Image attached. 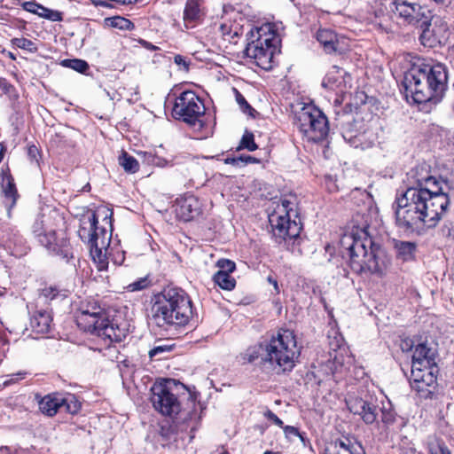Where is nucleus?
<instances>
[{"label":"nucleus","mask_w":454,"mask_h":454,"mask_svg":"<svg viewBox=\"0 0 454 454\" xmlns=\"http://www.w3.org/2000/svg\"><path fill=\"white\" fill-rule=\"evenodd\" d=\"M419 170L414 168L407 173L408 187L399 197V229L408 234L420 235L434 227L450 204L440 181Z\"/></svg>","instance_id":"obj_1"},{"label":"nucleus","mask_w":454,"mask_h":454,"mask_svg":"<svg viewBox=\"0 0 454 454\" xmlns=\"http://www.w3.org/2000/svg\"><path fill=\"white\" fill-rule=\"evenodd\" d=\"M372 214L368 207L356 212L340 240V253L350 269L356 274L370 273L382 276L388 270L391 260L385 249L377 246L369 229Z\"/></svg>","instance_id":"obj_2"},{"label":"nucleus","mask_w":454,"mask_h":454,"mask_svg":"<svg viewBox=\"0 0 454 454\" xmlns=\"http://www.w3.org/2000/svg\"><path fill=\"white\" fill-rule=\"evenodd\" d=\"M403 68L402 93L406 102L416 106L419 111L429 113L447 90L448 67L442 63L425 64L417 59Z\"/></svg>","instance_id":"obj_3"},{"label":"nucleus","mask_w":454,"mask_h":454,"mask_svg":"<svg viewBox=\"0 0 454 454\" xmlns=\"http://www.w3.org/2000/svg\"><path fill=\"white\" fill-rule=\"evenodd\" d=\"M192 317V303L187 293L178 287H167L155 296L152 321L163 330L186 325Z\"/></svg>","instance_id":"obj_4"},{"label":"nucleus","mask_w":454,"mask_h":454,"mask_svg":"<svg viewBox=\"0 0 454 454\" xmlns=\"http://www.w3.org/2000/svg\"><path fill=\"white\" fill-rule=\"evenodd\" d=\"M98 214H100V210L91 213L81 220L78 235L88 245L90 255L94 262L98 264V270H104L108 266L109 246L113 231V212L109 209L103 210L104 217L101 224L98 223Z\"/></svg>","instance_id":"obj_5"},{"label":"nucleus","mask_w":454,"mask_h":454,"mask_svg":"<svg viewBox=\"0 0 454 454\" xmlns=\"http://www.w3.org/2000/svg\"><path fill=\"white\" fill-rule=\"evenodd\" d=\"M262 363L277 374L290 372L300 355L295 337L292 331L281 329L277 335L260 344Z\"/></svg>","instance_id":"obj_6"},{"label":"nucleus","mask_w":454,"mask_h":454,"mask_svg":"<svg viewBox=\"0 0 454 454\" xmlns=\"http://www.w3.org/2000/svg\"><path fill=\"white\" fill-rule=\"evenodd\" d=\"M401 26L410 27L412 33L421 28L419 40L425 47L434 48L442 43L430 28L431 22L426 15V10L417 2L399 0V27Z\"/></svg>","instance_id":"obj_7"},{"label":"nucleus","mask_w":454,"mask_h":454,"mask_svg":"<svg viewBox=\"0 0 454 454\" xmlns=\"http://www.w3.org/2000/svg\"><path fill=\"white\" fill-rule=\"evenodd\" d=\"M298 215L296 210V199L293 195L281 198L274 211L269 215L271 231L279 242L286 239H294L300 235L301 227L295 219Z\"/></svg>","instance_id":"obj_8"},{"label":"nucleus","mask_w":454,"mask_h":454,"mask_svg":"<svg viewBox=\"0 0 454 454\" xmlns=\"http://www.w3.org/2000/svg\"><path fill=\"white\" fill-rule=\"evenodd\" d=\"M295 125L308 141L320 142L329 132L325 114L314 105H304L295 114Z\"/></svg>","instance_id":"obj_9"},{"label":"nucleus","mask_w":454,"mask_h":454,"mask_svg":"<svg viewBox=\"0 0 454 454\" xmlns=\"http://www.w3.org/2000/svg\"><path fill=\"white\" fill-rule=\"evenodd\" d=\"M45 216L37 219L33 224V233L37 238L39 243L43 245L50 253L60 256L67 262L73 258L72 247L65 233L57 234L56 231L49 226Z\"/></svg>","instance_id":"obj_10"},{"label":"nucleus","mask_w":454,"mask_h":454,"mask_svg":"<svg viewBox=\"0 0 454 454\" xmlns=\"http://www.w3.org/2000/svg\"><path fill=\"white\" fill-rule=\"evenodd\" d=\"M263 27L252 29L248 34V43L245 48L247 57L253 59L255 64L264 70L272 67V59L276 50L271 35H262Z\"/></svg>","instance_id":"obj_11"},{"label":"nucleus","mask_w":454,"mask_h":454,"mask_svg":"<svg viewBox=\"0 0 454 454\" xmlns=\"http://www.w3.org/2000/svg\"><path fill=\"white\" fill-rule=\"evenodd\" d=\"M206 111L201 98L192 90L183 91L175 100L172 109L173 116L189 125L195 126L202 121L200 118Z\"/></svg>","instance_id":"obj_12"},{"label":"nucleus","mask_w":454,"mask_h":454,"mask_svg":"<svg viewBox=\"0 0 454 454\" xmlns=\"http://www.w3.org/2000/svg\"><path fill=\"white\" fill-rule=\"evenodd\" d=\"M174 385L175 380H164L154 383L151 389V401L154 409L169 417L177 415L181 410L180 403L172 390Z\"/></svg>","instance_id":"obj_13"},{"label":"nucleus","mask_w":454,"mask_h":454,"mask_svg":"<svg viewBox=\"0 0 454 454\" xmlns=\"http://www.w3.org/2000/svg\"><path fill=\"white\" fill-rule=\"evenodd\" d=\"M81 404L74 395L51 394L39 402L40 411L47 416H54L59 411L75 414L80 411Z\"/></svg>","instance_id":"obj_14"},{"label":"nucleus","mask_w":454,"mask_h":454,"mask_svg":"<svg viewBox=\"0 0 454 454\" xmlns=\"http://www.w3.org/2000/svg\"><path fill=\"white\" fill-rule=\"evenodd\" d=\"M336 114L338 115L336 125L340 129L342 137L351 146L358 147L361 145V137L364 133L362 121H357L348 113H343L342 114L336 113Z\"/></svg>","instance_id":"obj_15"},{"label":"nucleus","mask_w":454,"mask_h":454,"mask_svg":"<svg viewBox=\"0 0 454 454\" xmlns=\"http://www.w3.org/2000/svg\"><path fill=\"white\" fill-rule=\"evenodd\" d=\"M438 367H433L431 371L417 372L411 371V387L419 397L431 398L435 389Z\"/></svg>","instance_id":"obj_16"},{"label":"nucleus","mask_w":454,"mask_h":454,"mask_svg":"<svg viewBox=\"0 0 454 454\" xmlns=\"http://www.w3.org/2000/svg\"><path fill=\"white\" fill-rule=\"evenodd\" d=\"M106 317L104 309L95 301L82 302L76 316L80 329L89 332L96 329V325Z\"/></svg>","instance_id":"obj_17"},{"label":"nucleus","mask_w":454,"mask_h":454,"mask_svg":"<svg viewBox=\"0 0 454 454\" xmlns=\"http://www.w3.org/2000/svg\"><path fill=\"white\" fill-rule=\"evenodd\" d=\"M103 340L106 346H110L113 342H121L127 335L128 329L126 325H120L114 321L110 322L106 317L96 325V329L89 331Z\"/></svg>","instance_id":"obj_18"},{"label":"nucleus","mask_w":454,"mask_h":454,"mask_svg":"<svg viewBox=\"0 0 454 454\" xmlns=\"http://www.w3.org/2000/svg\"><path fill=\"white\" fill-rule=\"evenodd\" d=\"M348 410L359 415L366 424H372L378 417L376 400L372 396L364 399L358 396H350L347 400Z\"/></svg>","instance_id":"obj_19"},{"label":"nucleus","mask_w":454,"mask_h":454,"mask_svg":"<svg viewBox=\"0 0 454 454\" xmlns=\"http://www.w3.org/2000/svg\"><path fill=\"white\" fill-rule=\"evenodd\" d=\"M351 77L342 68L333 66L325 74L322 86L325 89L343 94L351 87Z\"/></svg>","instance_id":"obj_20"},{"label":"nucleus","mask_w":454,"mask_h":454,"mask_svg":"<svg viewBox=\"0 0 454 454\" xmlns=\"http://www.w3.org/2000/svg\"><path fill=\"white\" fill-rule=\"evenodd\" d=\"M174 207L176 216L185 222L199 216L202 212L200 200L192 194L176 199Z\"/></svg>","instance_id":"obj_21"},{"label":"nucleus","mask_w":454,"mask_h":454,"mask_svg":"<svg viewBox=\"0 0 454 454\" xmlns=\"http://www.w3.org/2000/svg\"><path fill=\"white\" fill-rule=\"evenodd\" d=\"M411 357V371L425 372L438 367L435 363V351L425 343L415 347Z\"/></svg>","instance_id":"obj_22"},{"label":"nucleus","mask_w":454,"mask_h":454,"mask_svg":"<svg viewBox=\"0 0 454 454\" xmlns=\"http://www.w3.org/2000/svg\"><path fill=\"white\" fill-rule=\"evenodd\" d=\"M317 40L323 46L326 53H342L346 47L344 45V39L340 38L331 29H319L317 33Z\"/></svg>","instance_id":"obj_23"},{"label":"nucleus","mask_w":454,"mask_h":454,"mask_svg":"<svg viewBox=\"0 0 454 454\" xmlns=\"http://www.w3.org/2000/svg\"><path fill=\"white\" fill-rule=\"evenodd\" d=\"M1 186L2 193L4 195V203L7 209V215L11 217V209L16 205L19 194L14 180L10 174H4Z\"/></svg>","instance_id":"obj_24"},{"label":"nucleus","mask_w":454,"mask_h":454,"mask_svg":"<svg viewBox=\"0 0 454 454\" xmlns=\"http://www.w3.org/2000/svg\"><path fill=\"white\" fill-rule=\"evenodd\" d=\"M203 13L200 0H187L184 11V23L186 28H192L202 20Z\"/></svg>","instance_id":"obj_25"},{"label":"nucleus","mask_w":454,"mask_h":454,"mask_svg":"<svg viewBox=\"0 0 454 454\" xmlns=\"http://www.w3.org/2000/svg\"><path fill=\"white\" fill-rule=\"evenodd\" d=\"M51 322V314L47 311H37L30 319V326L36 333H47Z\"/></svg>","instance_id":"obj_26"},{"label":"nucleus","mask_w":454,"mask_h":454,"mask_svg":"<svg viewBox=\"0 0 454 454\" xmlns=\"http://www.w3.org/2000/svg\"><path fill=\"white\" fill-rule=\"evenodd\" d=\"M354 445L349 439H337L325 449V454H354Z\"/></svg>","instance_id":"obj_27"},{"label":"nucleus","mask_w":454,"mask_h":454,"mask_svg":"<svg viewBox=\"0 0 454 454\" xmlns=\"http://www.w3.org/2000/svg\"><path fill=\"white\" fill-rule=\"evenodd\" d=\"M433 33H434L438 38L442 42L446 41L449 36V27L447 22L441 17H433L429 20Z\"/></svg>","instance_id":"obj_28"},{"label":"nucleus","mask_w":454,"mask_h":454,"mask_svg":"<svg viewBox=\"0 0 454 454\" xmlns=\"http://www.w3.org/2000/svg\"><path fill=\"white\" fill-rule=\"evenodd\" d=\"M118 163L128 173L134 174L139 170V163L137 159L125 151H122L118 157Z\"/></svg>","instance_id":"obj_29"},{"label":"nucleus","mask_w":454,"mask_h":454,"mask_svg":"<svg viewBox=\"0 0 454 454\" xmlns=\"http://www.w3.org/2000/svg\"><path fill=\"white\" fill-rule=\"evenodd\" d=\"M213 281L219 287L227 291L232 290L236 285L235 279L225 271H217L215 273L213 276Z\"/></svg>","instance_id":"obj_30"},{"label":"nucleus","mask_w":454,"mask_h":454,"mask_svg":"<svg viewBox=\"0 0 454 454\" xmlns=\"http://www.w3.org/2000/svg\"><path fill=\"white\" fill-rule=\"evenodd\" d=\"M416 251V244L411 241L399 242V258L403 261H411L414 259Z\"/></svg>","instance_id":"obj_31"},{"label":"nucleus","mask_w":454,"mask_h":454,"mask_svg":"<svg viewBox=\"0 0 454 454\" xmlns=\"http://www.w3.org/2000/svg\"><path fill=\"white\" fill-rule=\"evenodd\" d=\"M258 148L257 145L254 142V136L252 132L246 130L241 140L237 150L247 149L249 152H254Z\"/></svg>","instance_id":"obj_32"},{"label":"nucleus","mask_w":454,"mask_h":454,"mask_svg":"<svg viewBox=\"0 0 454 454\" xmlns=\"http://www.w3.org/2000/svg\"><path fill=\"white\" fill-rule=\"evenodd\" d=\"M39 17L46 19L51 21H61L63 20L62 12L55 10L49 9L41 4L39 8Z\"/></svg>","instance_id":"obj_33"},{"label":"nucleus","mask_w":454,"mask_h":454,"mask_svg":"<svg viewBox=\"0 0 454 454\" xmlns=\"http://www.w3.org/2000/svg\"><path fill=\"white\" fill-rule=\"evenodd\" d=\"M63 65L79 73H84L89 69L88 63L82 59H65L63 60Z\"/></svg>","instance_id":"obj_34"},{"label":"nucleus","mask_w":454,"mask_h":454,"mask_svg":"<svg viewBox=\"0 0 454 454\" xmlns=\"http://www.w3.org/2000/svg\"><path fill=\"white\" fill-rule=\"evenodd\" d=\"M12 43L20 49L26 50L30 52H35L37 50L35 43L31 40L24 37L13 38L12 40Z\"/></svg>","instance_id":"obj_35"},{"label":"nucleus","mask_w":454,"mask_h":454,"mask_svg":"<svg viewBox=\"0 0 454 454\" xmlns=\"http://www.w3.org/2000/svg\"><path fill=\"white\" fill-rule=\"evenodd\" d=\"M236 101L243 113L254 116L255 110L247 103L244 96L236 89H234Z\"/></svg>","instance_id":"obj_36"},{"label":"nucleus","mask_w":454,"mask_h":454,"mask_svg":"<svg viewBox=\"0 0 454 454\" xmlns=\"http://www.w3.org/2000/svg\"><path fill=\"white\" fill-rule=\"evenodd\" d=\"M112 25L122 30H130L134 27V24L129 20L120 16L113 19Z\"/></svg>","instance_id":"obj_37"},{"label":"nucleus","mask_w":454,"mask_h":454,"mask_svg":"<svg viewBox=\"0 0 454 454\" xmlns=\"http://www.w3.org/2000/svg\"><path fill=\"white\" fill-rule=\"evenodd\" d=\"M149 284L150 281L147 278H141L138 280L130 283L127 286V289L130 292L140 291L147 287Z\"/></svg>","instance_id":"obj_38"},{"label":"nucleus","mask_w":454,"mask_h":454,"mask_svg":"<svg viewBox=\"0 0 454 454\" xmlns=\"http://www.w3.org/2000/svg\"><path fill=\"white\" fill-rule=\"evenodd\" d=\"M216 265L220 269L218 271H225L227 274L233 272L236 269L235 262L227 259L219 260Z\"/></svg>","instance_id":"obj_39"},{"label":"nucleus","mask_w":454,"mask_h":454,"mask_svg":"<svg viewBox=\"0 0 454 454\" xmlns=\"http://www.w3.org/2000/svg\"><path fill=\"white\" fill-rule=\"evenodd\" d=\"M219 29H220L223 36L224 37V39L229 40L230 42H232V39H234V37H237L239 35L238 32L236 30L231 35V28L227 24H222L220 26Z\"/></svg>","instance_id":"obj_40"},{"label":"nucleus","mask_w":454,"mask_h":454,"mask_svg":"<svg viewBox=\"0 0 454 454\" xmlns=\"http://www.w3.org/2000/svg\"><path fill=\"white\" fill-rule=\"evenodd\" d=\"M171 350V346L167 345H158L154 346L150 351H149V356L151 358L156 357L158 356H160L166 352H168Z\"/></svg>","instance_id":"obj_41"},{"label":"nucleus","mask_w":454,"mask_h":454,"mask_svg":"<svg viewBox=\"0 0 454 454\" xmlns=\"http://www.w3.org/2000/svg\"><path fill=\"white\" fill-rule=\"evenodd\" d=\"M284 434L286 438L293 441L294 437L300 436V432L297 427L293 426H283Z\"/></svg>","instance_id":"obj_42"},{"label":"nucleus","mask_w":454,"mask_h":454,"mask_svg":"<svg viewBox=\"0 0 454 454\" xmlns=\"http://www.w3.org/2000/svg\"><path fill=\"white\" fill-rule=\"evenodd\" d=\"M41 7V4L35 2V1H28V2H24L22 4V8L23 10L28 12H31V13H34V14H38L39 13V8Z\"/></svg>","instance_id":"obj_43"},{"label":"nucleus","mask_w":454,"mask_h":454,"mask_svg":"<svg viewBox=\"0 0 454 454\" xmlns=\"http://www.w3.org/2000/svg\"><path fill=\"white\" fill-rule=\"evenodd\" d=\"M247 360L249 363L254 362L259 357L262 359V350L260 349V345L256 348H249L247 352Z\"/></svg>","instance_id":"obj_44"},{"label":"nucleus","mask_w":454,"mask_h":454,"mask_svg":"<svg viewBox=\"0 0 454 454\" xmlns=\"http://www.w3.org/2000/svg\"><path fill=\"white\" fill-rule=\"evenodd\" d=\"M264 417L280 427L284 426L283 421L269 409L264 412Z\"/></svg>","instance_id":"obj_45"},{"label":"nucleus","mask_w":454,"mask_h":454,"mask_svg":"<svg viewBox=\"0 0 454 454\" xmlns=\"http://www.w3.org/2000/svg\"><path fill=\"white\" fill-rule=\"evenodd\" d=\"M431 454H451L450 450L444 444H437L430 447Z\"/></svg>","instance_id":"obj_46"},{"label":"nucleus","mask_w":454,"mask_h":454,"mask_svg":"<svg viewBox=\"0 0 454 454\" xmlns=\"http://www.w3.org/2000/svg\"><path fill=\"white\" fill-rule=\"evenodd\" d=\"M395 420V414L387 411L386 408L382 409V422L386 425H392Z\"/></svg>","instance_id":"obj_47"},{"label":"nucleus","mask_w":454,"mask_h":454,"mask_svg":"<svg viewBox=\"0 0 454 454\" xmlns=\"http://www.w3.org/2000/svg\"><path fill=\"white\" fill-rule=\"evenodd\" d=\"M174 62L178 67H183L184 70L188 71L189 61H187V59L184 57H183L182 55H176L174 57Z\"/></svg>","instance_id":"obj_48"},{"label":"nucleus","mask_w":454,"mask_h":454,"mask_svg":"<svg viewBox=\"0 0 454 454\" xmlns=\"http://www.w3.org/2000/svg\"><path fill=\"white\" fill-rule=\"evenodd\" d=\"M239 158L242 159V160H240V166H245V165H247L250 163H258L259 162L258 159H256L253 156H250V155H242V156H239Z\"/></svg>","instance_id":"obj_49"},{"label":"nucleus","mask_w":454,"mask_h":454,"mask_svg":"<svg viewBox=\"0 0 454 454\" xmlns=\"http://www.w3.org/2000/svg\"><path fill=\"white\" fill-rule=\"evenodd\" d=\"M400 347L403 352H407L412 348V341L409 339L403 340Z\"/></svg>","instance_id":"obj_50"},{"label":"nucleus","mask_w":454,"mask_h":454,"mask_svg":"<svg viewBox=\"0 0 454 454\" xmlns=\"http://www.w3.org/2000/svg\"><path fill=\"white\" fill-rule=\"evenodd\" d=\"M58 294V290L55 287H49L44 289V295L50 299H54Z\"/></svg>","instance_id":"obj_51"},{"label":"nucleus","mask_w":454,"mask_h":454,"mask_svg":"<svg viewBox=\"0 0 454 454\" xmlns=\"http://www.w3.org/2000/svg\"><path fill=\"white\" fill-rule=\"evenodd\" d=\"M240 160H242V159L239 157H227L224 161L226 164L240 166Z\"/></svg>","instance_id":"obj_52"},{"label":"nucleus","mask_w":454,"mask_h":454,"mask_svg":"<svg viewBox=\"0 0 454 454\" xmlns=\"http://www.w3.org/2000/svg\"><path fill=\"white\" fill-rule=\"evenodd\" d=\"M267 280L270 284H271L276 291V293H279V288L278 285V281L272 278V276H268Z\"/></svg>","instance_id":"obj_53"},{"label":"nucleus","mask_w":454,"mask_h":454,"mask_svg":"<svg viewBox=\"0 0 454 454\" xmlns=\"http://www.w3.org/2000/svg\"><path fill=\"white\" fill-rule=\"evenodd\" d=\"M5 153V147L0 144V162L2 161Z\"/></svg>","instance_id":"obj_54"},{"label":"nucleus","mask_w":454,"mask_h":454,"mask_svg":"<svg viewBox=\"0 0 454 454\" xmlns=\"http://www.w3.org/2000/svg\"><path fill=\"white\" fill-rule=\"evenodd\" d=\"M297 437L301 440V442L303 443V445H305L306 438L303 435V434L300 433V436H297Z\"/></svg>","instance_id":"obj_55"},{"label":"nucleus","mask_w":454,"mask_h":454,"mask_svg":"<svg viewBox=\"0 0 454 454\" xmlns=\"http://www.w3.org/2000/svg\"><path fill=\"white\" fill-rule=\"evenodd\" d=\"M35 152H36V147L35 146H32L29 148V153H34Z\"/></svg>","instance_id":"obj_56"},{"label":"nucleus","mask_w":454,"mask_h":454,"mask_svg":"<svg viewBox=\"0 0 454 454\" xmlns=\"http://www.w3.org/2000/svg\"><path fill=\"white\" fill-rule=\"evenodd\" d=\"M8 56H9L11 59H15V57H14L13 53H12V52H8Z\"/></svg>","instance_id":"obj_57"},{"label":"nucleus","mask_w":454,"mask_h":454,"mask_svg":"<svg viewBox=\"0 0 454 454\" xmlns=\"http://www.w3.org/2000/svg\"><path fill=\"white\" fill-rule=\"evenodd\" d=\"M263 454H278V453L270 451V450H267Z\"/></svg>","instance_id":"obj_58"},{"label":"nucleus","mask_w":454,"mask_h":454,"mask_svg":"<svg viewBox=\"0 0 454 454\" xmlns=\"http://www.w3.org/2000/svg\"><path fill=\"white\" fill-rule=\"evenodd\" d=\"M394 214H395V219L397 220V208L395 209Z\"/></svg>","instance_id":"obj_59"},{"label":"nucleus","mask_w":454,"mask_h":454,"mask_svg":"<svg viewBox=\"0 0 454 454\" xmlns=\"http://www.w3.org/2000/svg\"><path fill=\"white\" fill-rule=\"evenodd\" d=\"M397 202V198L395 199V200H394V204H393V207H395V204Z\"/></svg>","instance_id":"obj_60"},{"label":"nucleus","mask_w":454,"mask_h":454,"mask_svg":"<svg viewBox=\"0 0 454 454\" xmlns=\"http://www.w3.org/2000/svg\"><path fill=\"white\" fill-rule=\"evenodd\" d=\"M3 2H4V0H0V4L3 3Z\"/></svg>","instance_id":"obj_61"}]
</instances>
